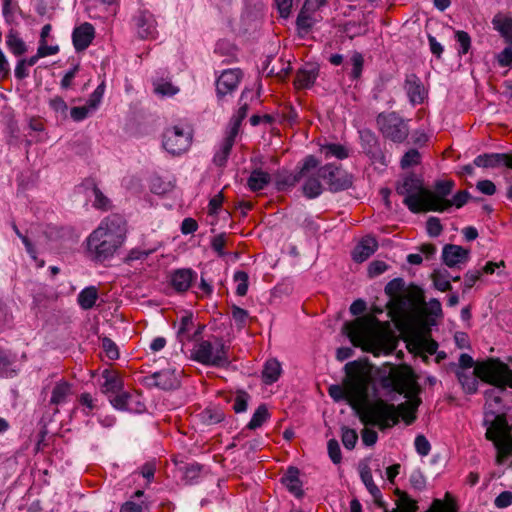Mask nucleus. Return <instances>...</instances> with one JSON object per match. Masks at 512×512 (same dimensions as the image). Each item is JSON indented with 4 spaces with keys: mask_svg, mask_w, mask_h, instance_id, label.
Wrapping results in <instances>:
<instances>
[{
    "mask_svg": "<svg viewBox=\"0 0 512 512\" xmlns=\"http://www.w3.org/2000/svg\"><path fill=\"white\" fill-rule=\"evenodd\" d=\"M419 393L406 397L408 400L404 403L395 406L397 409L398 418L402 416L407 425L412 424L416 420V411L421 404V399L418 397Z\"/></svg>",
    "mask_w": 512,
    "mask_h": 512,
    "instance_id": "obj_26",
    "label": "nucleus"
},
{
    "mask_svg": "<svg viewBox=\"0 0 512 512\" xmlns=\"http://www.w3.org/2000/svg\"><path fill=\"white\" fill-rule=\"evenodd\" d=\"M318 174L327 184L330 192L336 193L347 190L353 185V175L335 163L318 165Z\"/></svg>",
    "mask_w": 512,
    "mask_h": 512,
    "instance_id": "obj_10",
    "label": "nucleus"
},
{
    "mask_svg": "<svg viewBox=\"0 0 512 512\" xmlns=\"http://www.w3.org/2000/svg\"><path fill=\"white\" fill-rule=\"evenodd\" d=\"M496 58L498 64L501 67L512 68V46L504 48V50L501 51Z\"/></svg>",
    "mask_w": 512,
    "mask_h": 512,
    "instance_id": "obj_64",
    "label": "nucleus"
},
{
    "mask_svg": "<svg viewBox=\"0 0 512 512\" xmlns=\"http://www.w3.org/2000/svg\"><path fill=\"white\" fill-rule=\"evenodd\" d=\"M228 350L229 347L220 337H213V340L202 339L195 343L192 359L205 366L225 368L230 364Z\"/></svg>",
    "mask_w": 512,
    "mask_h": 512,
    "instance_id": "obj_6",
    "label": "nucleus"
},
{
    "mask_svg": "<svg viewBox=\"0 0 512 512\" xmlns=\"http://www.w3.org/2000/svg\"><path fill=\"white\" fill-rule=\"evenodd\" d=\"M126 237V220L119 214H111L87 237V253L93 261L103 263L114 256L126 241Z\"/></svg>",
    "mask_w": 512,
    "mask_h": 512,
    "instance_id": "obj_2",
    "label": "nucleus"
},
{
    "mask_svg": "<svg viewBox=\"0 0 512 512\" xmlns=\"http://www.w3.org/2000/svg\"><path fill=\"white\" fill-rule=\"evenodd\" d=\"M6 46L16 57H21L27 52V45L16 30L11 29L6 35Z\"/></svg>",
    "mask_w": 512,
    "mask_h": 512,
    "instance_id": "obj_37",
    "label": "nucleus"
},
{
    "mask_svg": "<svg viewBox=\"0 0 512 512\" xmlns=\"http://www.w3.org/2000/svg\"><path fill=\"white\" fill-rule=\"evenodd\" d=\"M378 248L377 240L372 236H366L356 245L352 252V259L357 263L366 261Z\"/></svg>",
    "mask_w": 512,
    "mask_h": 512,
    "instance_id": "obj_25",
    "label": "nucleus"
},
{
    "mask_svg": "<svg viewBox=\"0 0 512 512\" xmlns=\"http://www.w3.org/2000/svg\"><path fill=\"white\" fill-rule=\"evenodd\" d=\"M365 27L358 22L349 21L343 27V32L347 37L353 39L365 33Z\"/></svg>",
    "mask_w": 512,
    "mask_h": 512,
    "instance_id": "obj_59",
    "label": "nucleus"
},
{
    "mask_svg": "<svg viewBox=\"0 0 512 512\" xmlns=\"http://www.w3.org/2000/svg\"><path fill=\"white\" fill-rule=\"evenodd\" d=\"M129 394L130 392L123 391L122 389L120 392L110 395L109 401L115 409L125 411L126 403H128Z\"/></svg>",
    "mask_w": 512,
    "mask_h": 512,
    "instance_id": "obj_57",
    "label": "nucleus"
},
{
    "mask_svg": "<svg viewBox=\"0 0 512 512\" xmlns=\"http://www.w3.org/2000/svg\"><path fill=\"white\" fill-rule=\"evenodd\" d=\"M442 262L449 268L461 269L470 259V250L455 244H446L442 249Z\"/></svg>",
    "mask_w": 512,
    "mask_h": 512,
    "instance_id": "obj_18",
    "label": "nucleus"
},
{
    "mask_svg": "<svg viewBox=\"0 0 512 512\" xmlns=\"http://www.w3.org/2000/svg\"><path fill=\"white\" fill-rule=\"evenodd\" d=\"M396 495L399 497V509L394 510L393 512H416L417 505L414 500H412L408 494L404 491L396 489Z\"/></svg>",
    "mask_w": 512,
    "mask_h": 512,
    "instance_id": "obj_47",
    "label": "nucleus"
},
{
    "mask_svg": "<svg viewBox=\"0 0 512 512\" xmlns=\"http://www.w3.org/2000/svg\"><path fill=\"white\" fill-rule=\"evenodd\" d=\"M95 37V29L91 23L85 22L74 28L72 42L75 50L81 52L86 50Z\"/></svg>",
    "mask_w": 512,
    "mask_h": 512,
    "instance_id": "obj_22",
    "label": "nucleus"
},
{
    "mask_svg": "<svg viewBox=\"0 0 512 512\" xmlns=\"http://www.w3.org/2000/svg\"><path fill=\"white\" fill-rule=\"evenodd\" d=\"M237 135L231 134L230 132L224 138L220 149L214 154L213 163L218 167H224L227 164L228 157L233 148L235 138Z\"/></svg>",
    "mask_w": 512,
    "mask_h": 512,
    "instance_id": "obj_34",
    "label": "nucleus"
},
{
    "mask_svg": "<svg viewBox=\"0 0 512 512\" xmlns=\"http://www.w3.org/2000/svg\"><path fill=\"white\" fill-rule=\"evenodd\" d=\"M360 477H361L363 484L365 485V487L367 488L369 493L372 495L374 501L378 505H382V503H381L382 493H381L380 489L378 488V486L373 481V477H372L370 468H368V467L363 468L360 471Z\"/></svg>",
    "mask_w": 512,
    "mask_h": 512,
    "instance_id": "obj_40",
    "label": "nucleus"
},
{
    "mask_svg": "<svg viewBox=\"0 0 512 512\" xmlns=\"http://www.w3.org/2000/svg\"><path fill=\"white\" fill-rule=\"evenodd\" d=\"M357 369H359L357 361L348 362L345 365L348 375L345 381L347 404L364 424L377 426L381 430L398 424V414L394 404H389L382 399L375 402L369 401L368 382L363 375L355 373Z\"/></svg>",
    "mask_w": 512,
    "mask_h": 512,
    "instance_id": "obj_1",
    "label": "nucleus"
},
{
    "mask_svg": "<svg viewBox=\"0 0 512 512\" xmlns=\"http://www.w3.org/2000/svg\"><path fill=\"white\" fill-rule=\"evenodd\" d=\"M321 152L326 159L335 157L339 160L348 158L349 150L346 146L339 143H329L321 147Z\"/></svg>",
    "mask_w": 512,
    "mask_h": 512,
    "instance_id": "obj_43",
    "label": "nucleus"
},
{
    "mask_svg": "<svg viewBox=\"0 0 512 512\" xmlns=\"http://www.w3.org/2000/svg\"><path fill=\"white\" fill-rule=\"evenodd\" d=\"M146 410V405L142 400V396L139 393H130L128 403H126V410L130 413H143Z\"/></svg>",
    "mask_w": 512,
    "mask_h": 512,
    "instance_id": "obj_48",
    "label": "nucleus"
},
{
    "mask_svg": "<svg viewBox=\"0 0 512 512\" xmlns=\"http://www.w3.org/2000/svg\"><path fill=\"white\" fill-rule=\"evenodd\" d=\"M101 378V392L108 397L123 389V380L116 371L106 369L102 372Z\"/></svg>",
    "mask_w": 512,
    "mask_h": 512,
    "instance_id": "obj_27",
    "label": "nucleus"
},
{
    "mask_svg": "<svg viewBox=\"0 0 512 512\" xmlns=\"http://www.w3.org/2000/svg\"><path fill=\"white\" fill-rule=\"evenodd\" d=\"M395 190L403 196V204L412 212H425L426 188L423 179L415 173H408L397 181Z\"/></svg>",
    "mask_w": 512,
    "mask_h": 512,
    "instance_id": "obj_7",
    "label": "nucleus"
},
{
    "mask_svg": "<svg viewBox=\"0 0 512 512\" xmlns=\"http://www.w3.org/2000/svg\"><path fill=\"white\" fill-rule=\"evenodd\" d=\"M102 348L109 359L116 360L119 358L118 347L110 338L104 337L102 339Z\"/></svg>",
    "mask_w": 512,
    "mask_h": 512,
    "instance_id": "obj_62",
    "label": "nucleus"
},
{
    "mask_svg": "<svg viewBox=\"0 0 512 512\" xmlns=\"http://www.w3.org/2000/svg\"><path fill=\"white\" fill-rule=\"evenodd\" d=\"M250 396L247 392L245 391H238L236 396H235V399H234V403H233V410L236 412V413H242V412H245L247 410V407H248V400H249Z\"/></svg>",
    "mask_w": 512,
    "mask_h": 512,
    "instance_id": "obj_60",
    "label": "nucleus"
},
{
    "mask_svg": "<svg viewBox=\"0 0 512 512\" xmlns=\"http://www.w3.org/2000/svg\"><path fill=\"white\" fill-rule=\"evenodd\" d=\"M191 142V130L179 125L166 128L163 133L162 145L172 155H180L187 151Z\"/></svg>",
    "mask_w": 512,
    "mask_h": 512,
    "instance_id": "obj_12",
    "label": "nucleus"
},
{
    "mask_svg": "<svg viewBox=\"0 0 512 512\" xmlns=\"http://www.w3.org/2000/svg\"><path fill=\"white\" fill-rule=\"evenodd\" d=\"M195 329V323L192 313H186L180 318L179 327L177 330V339L184 345L187 342L193 341V330Z\"/></svg>",
    "mask_w": 512,
    "mask_h": 512,
    "instance_id": "obj_32",
    "label": "nucleus"
},
{
    "mask_svg": "<svg viewBox=\"0 0 512 512\" xmlns=\"http://www.w3.org/2000/svg\"><path fill=\"white\" fill-rule=\"evenodd\" d=\"M493 25L507 41L512 42V19H493Z\"/></svg>",
    "mask_w": 512,
    "mask_h": 512,
    "instance_id": "obj_51",
    "label": "nucleus"
},
{
    "mask_svg": "<svg viewBox=\"0 0 512 512\" xmlns=\"http://www.w3.org/2000/svg\"><path fill=\"white\" fill-rule=\"evenodd\" d=\"M473 164L481 168L508 167L512 169V154L509 153H484L478 155Z\"/></svg>",
    "mask_w": 512,
    "mask_h": 512,
    "instance_id": "obj_21",
    "label": "nucleus"
},
{
    "mask_svg": "<svg viewBox=\"0 0 512 512\" xmlns=\"http://www.w3.org/2000/svg\"><path fill=\"white\" fill-rule=\"evenodd\" d=\"M270 181L271 176L269 173L261 169H254L247 180V186L252 192H257L263 190Z\"/></svg>",
    "mask_w": 512,
    "mask_h": 512,
    "instance_id": "obj_36",
    "label": "nucleus"
},
{
    "mask_svg": "<svg viewBox=\"0 0 512 512\" xmlns=\"http://www.w3.org/2000/svg\"><path fill=\"white\" fill-rule=\"evenodd\" d=\"M477 372L483 382L493 386L484 392V412L510 411L511 407L503 404L502 394L512 388V369L499 358H489L480 363Z\"/></svg>",
    "mask_w": 512,
    "mask_h": 512,
    "instance_id": "obj_3",
    "label": "nucleus"
},
{
    "mask_svg": "<svg viewBox=\"0 0 512 512\" xmlns=\"http://www.w3.org/2000/svg\"><path fill=\"white\" fill-rule=\"evenodd\" d=\"M379 324L376 317L365 316L346 322L343 329L355 347H361L364 351L378 356L381 353L388 354L392 350L386 335L379 330Z\"/></svg>",
    "mask_w": 512,
    "mask_h": 512,
    "instance_id": "obj_4",
    "label": "nucleus"
},
{
    "mask_svg": "<svg viewBox=\"0 0 512 512\" xmlns=\"http://www.w3.org/2000/svg\"><path fill=\"white\" fill-rule=\"evenodd\" d=\"M421 162V155L417 149L408 150L401 158L400 165L402 169H407L418 165Z\"/></svg>",
    "mask_w": 512,
    "mask_h": 512,
    "instance_id": "obj_53",
    "label": "nucleus"
},
{
    "mask_svg": "<svg viewBox=\"0 0 512 512\" xmlns=\"http://www.w3.org/2000/svg\"><path fill=\"white\" fill-rule=\"evenodd\" d=\"M150 385L162 390H174L180 386L179 375L173 369H163L147 377Z\"/></svg>",
    "mask_w": 512,
    "mask_h": 512,
    "instance_id": "obj_20",
    "label": "nucleus"
},
{
    "mask_svg": "<svg viewBox=\"0 0 512 512\" xmlns=\"http://www.w3.org/2000/svg\"><path fill=\"white\" fill-rule=\"evenodd\" d=\"M233 279L237 283L236 294L241 297L245 296L248 291V274L245 271H236Z\"/></svg>",
    "mask_w": 512,
    "mask_h": 512,
    "instance_id": "obj_54",
    "label": "nucleus"
},
{
    "mask_svg": "<svg viewBox=\"0 0 512 512\" xmlns=\"http://www.w3.org/2000/svg\"><path fill=\"white\" fill-rule=\"evenodd\" d=\"M492 442L496 449V464L504 465L512 456V436L504 437Z\"/></svg>",
    "mask_w": 512,
    "mask_h": 512,
    "instance_id": "obj_33",
    "label": "nucleus"
},
{
    "mask_svg": "<svg viewBox=\"0 0 512 512\" xmlns=\"http://www.w3.org/2000/svg\"><path fill=\"white\" fill-rule=\"evenodd\" d=\"M419 309H422L425 314L430 316L443 317L441 302L436 298L430 299L428 303L424 301V304L419 306Z\"/></svg>",
    "mask_w": 512,
    "mask_h": 512,
    "instance_id": "obj_52",
    "label": "nucleus"
},
{
    "mask_svg": "<svg viewBox=\"0 0 512 512\" xmlns=\"http://www.w3.org/2000/svg\"><path fill=\"white\" fill-rule=\"evenodd\" d=\"M385 293L390 298L394 312L400 317H407L418 311L424 304V291L418 285L411 283L405 287L403 278H394L385 286Z\"/></svg>",
    "mask_w": 512,
    "mask_h": 512,
    "instance_id": "obj_5",
    "label": "nucleus"
},
{
    "mask_svg": "<svg viewBox=\"0 0 512 512\" xmlns=\"http://www.w3.org/2000/svg\"><path fill=\"white\" fill-rule=\"evenodd\" d=\"M199 418L203 424L210 426L222 422L225 414L221 408L210 406L199 413Z\"/></svg>",
    "mask_w": 512,
    "mask_h": 512,
    "instance_id": "obj_42",
    "label": "nucleus"
},
{
    "mask_svg": "<svg viewBox=\"0 0 512 512\" xmlns=\"http://www.w3.org/2000/svg\"><path fill=\"white\" fill-rule=\"evenodd\" d=\"M281 483L288 489V491L297 498H301L304 494L302 490V482L299 478V469L296 467H289L286 473L281 478Z\"/></svg>",
    "mask_w": 512,
    "mask_h": 512,
    "instance_id": "obj_28",
    "label": "nucleus"
},
{
    "mask_svg": "<svg viewBox=\"0 0 512 512\" xmlns=\"http://www.w3.org/2000/svg\"><path fill=\"white\" fill-rule=\"evenodd\" d=\"M483 425L486 427L485 437L489 441L512 436V415L510 411L484 412Z\"/></svg>",
    "mask_w": 512,
    "mask_h": 512,
    "instance_id": "obj_9",
    "label": "nucleus"
},
{
    "mask_svg": "<svg viewBox=\"0 0 512 512\" xmlns=\"http://www.w3.org/2000/svg\"><path fill=\"white\" fill-rule=\"evenodd\" d=\"M351 63H352L351 77L356 80V79L360 78V76L362 74V69H363V64H364V59H363L362 54L359 52H354V54L351 57Z\"/></svg>",
    "mask_w": 512,
    "mask_h": 512,
    "instance_id": "obj_63",
    "label": "nucleus"
},
{
    "mask_svg": "<svg viewBox=\"0 0 512 512\" xmlns=\"http://www.w3.org/2000/svg\"><path fill=\"white\" fill-rule=\"evenodd\" d=\"M320 165L319 160L314 155H308L303 159L299 171L295 174H278L276 176L275 185L278 191H284L288 188L294 187L302 176L307 174L308 170H314Z\"/></svg>",
    "mask_w": 512,
    "mask_h": 512,
    "instance_id": "obj_15",
    "label": "nucleus"
},
{
    "mask_svg": "<svg viewBox=\"0 0 512 512\" xmlns=\"http://www.w3.org/2000/svg\"><path fill=\"white\" fill-rule=\"evenodd\" d=\"M455 40L458 44L457 51L459 56L467 54L471 48V37L466 31L457 30Z\"/></svg>",
    "mask_w": 512,
    "mask_h": 512,
    "instance_id": "obj_50",
    "label": "nucleus"
},
{
    "mask_svg": "<svg viewBox=\"0 0 512 512\" xmlns=\"http://www.w3.org/2000/svg\"><path fill=\"white\" fill-rule=\"evenodd\" d=\"M270 417L268 409L265 404H261L255 410L251 420L247 424V428L250 430H255L261 427Z\"/></svg>",
    "mask_w": 512,
    "mask_h": 512,
    "instance_id": "obj_46",
    "label": "nucleus"
},
{
    "mask_svg": "<svg viewBox=\"0 0 512 512\" xmlns=\"http://www.w3.org/2000/svg\"><path fill=\"white\" fill-rule=\"evenodd\" d=\"M105 91V84L102 82L99 84L96 89L92 92L89 99L87 100V105L92 109L96 110L100 105L103 95Z\"/></svg>",
    "mask_w": 512,
    "mask_h": 512,
    "instance_id": "obj_58",
    "label": "nucleus"
},
{
    "mask_svg": "<svg viewBox=\"0 0 512 512\" xmlns=\"http://www.w3.org/2000/svg\"><path fill=\"white\" fill-rule=\"evenodd\" d=\"M281 372L282 368L280 362L276 359H269L264 365L262 380L265 384L271 385L279 379Z\"/></svg>",
    "mask_w": 512,
    "mask_h": 512,
    "instance_id": "obj_39",
    "label": "nucleus"
},
{
    "mask_svg": "<svg viewBox=\"0 0 512 512\" xmlns=\"http://www.w3.org/2000/svg\"><path fill=\"white\" fill-rule=\"evenodd\" d=\"M202 470V465L194 462L185 465L182 468L183 471V479L186 481V484H193L197 481L200 476Z\"/></svg>",
    "mask_w": 512,
    "mask_h": 512,
    "instance_id": "obj_49",
    "label": "nucleus"
},
{
    "mask_svg": "<svg viewBox=\"0 0 512 512\" xmlns=\"http://www.w3.org/2000/svg\"><path fill=\"white\" fill-rule=\"evenodd\" d=\"M318 77V68L313 65H306L299 69L294 80L297 89L311 88Z\"/></svg>",
    "mask_w": 512,
    "mask_h": 512,
    "instance_id": "obj_29",
    "label": "nucleus"
},
{
    "mask_svg": "<svg viewBox=\"0 0 512 512\" xmlns=\"http://www.w3.org/2000/svg\"><path fill=\"white\" fill-rule=\"evenodd\" d=\"M376 123L383 137L394 142L403 143L409 135L408 120L397 112H382L376 118Z\"/></svg>",
    "mask_w": 512,
    "mask_h": 512,
    "instance_id": "obj_8",
    "label": "nucleus"
},
{
    "mask_svg": "<svg viewBox=\"0 0 512 512\" xmlns=\"http://www.w3.org/2000/svg\"><path fill=\"white\" fill-rule=\"evenodd\" d=\"M98 299V290L95 286H88L80 291L77 302L83 310L93 308Z\"/></svg>",
    "mask_w": 512,
    "mask_h": 512,
    "instance_id": "obj_41",
    "label": "nucleus"
},
{
    "mask_svg": "<svg viewBox=\"0 0 512 512\" xmlns=\"http://www.w3.org/2000/svg\"><path fill=\"white\" fill-rule=\"evenodd\" d=\"M12 361L9 357L0 352V377L2 378H12L17 375V371L12 368Z\"/></svg>",
    "mask_w": 512,
    "mask_h": 512,
    "instance_id": "obj_55",
    "label": "nucleus"
},
{
    "mask_svg": "<svg viewBox=\"0 0 512 512\" xmlns=\"http://www.w3.org/2000/svg\"><path fill=\"white\" fill-rule=\"evenodd\" d=\"M381 385L385 389L404 394L405 397L420 392L419 385L411 374L397 373L384 376L381 379Z\"/></svg>",
    "mask_w": 512,
    "mask_h": 512,
    "instance_id": "obj_13",
    "label": "nucleus"
},
{
    "mask_svg": "<svg viewBox=\"0 0 512 512\" xmlns=\"http://www.w3.org/2000/svg\"><path fill=\"white\" fill-rule=\"evenodd\" d=\"M313 13L314 12L306 9L305 7L301 8V10L297 16V19H296L297 29L300 33L304 32L305 34H307L313 28V26L315 24V19L313 18Z\"/></svg>",
    "mask_w": 512,
    "mask_h": 512,
    "instance_id": "obj_45",
    "label": "nucleus"
},
{
    "mask_svg": "<svg viewBox=\"0 0 512 512\" xmlns=\"http://www.w3.org/2000/svg\"><path fill=\"white\" fill-rule=\"evenodd\" d=\"M341 440L346 449L352 450L358 441V434L354 429L343 427Z\"/></svg>",
    "mask_w": 512,
    "mask_h": 512,
    "instance_id": "obj_56",
    "label": "nucleus"
},
{
    "mask_svg": "<svg viewBox=\"0 0 512 512\" xmlns=\"http://www.w3.org/2000/svg\"><path fill=\"white\" fill-rule=\"evenodd\" d=\"M83 186H85L87 189H91L94 201L93 206L97 209L107 211L111 207L110 200L102 193V191L98 188L94 180L87 179L83 182Z\"/></svg>",
    "mask_w": 512,
    "mask_h": 512,
    "instance_id": "obj_38",
    "label": "nucleus"
},
{
    "mask_svg": "<svg viewBox=\"0 0 512 512\" xmlns=\"http://www.w3.org/2000/svg\"><path fill=\"white\" fill-rule=\"evenodd\" d=\"M480 363L481 362L476 364L472 372H466L463 370L456 371L457 379L467 394H474L478 390V378L480 379V376L477 372V368Z\"/></svg>",
    "mask_w": 512,
    "mask_h": 512,
    "instance_id": "obj_30",
    "label": "nucleus"
},
{
    "mask_svg": "<svg viewBox=\"0 0 512 512\" xmlns=\"http://www.w3.org/2000/svg\"><path fill=\"white\" fill-rule=\"evenodd\" d=\"M132 24L140 39H155L158 35L156 18L148 9H138L132 17Z\"/></svg>",
    "mask_w": 512,
    "mask_h": 512,
    "instance_id": "obj_14",
    "label": "nucleus"
},
{
    "mask_svg": "<svg viewBox=\"0 0 512 512\" xmlns=\"http://www.w3.org/2000/svg\"><path fill=\"white\" fill-rule=\"evenodd\" d=\"M251 91L249 89H244L240 96V107L237 110L236 114L231 118L230 124V133L237 135L241 126L242 121L246 118L249 106L246 102L242 103V101L247 98V95L250 94Z\"/></svg>",
    "mask_w": 512,
    "mask_h": 512,
    "instance_id": "obj_35",
    "label": "nucleus"
},
{
    "mask_svg": "<svg viewBox=\"0 0 512 512\" xmlns=\"http://www.w3.org/2000/svg\"><path fill=\"white\" fill-rule=\"evenodd\" d=\"M243 78V72L239 68L222 71L216 80V95L222 100L226 95L232 94L239 86Z\"/></svg>",
    "mask_w": 512,
    "mask_h": 512,
    "instance_id": "obj_16",
    "label": "nucleus"
},
{
    "mask_svg": "<svg viewBox=\"0 0 512 512\" xmlns=\"http://www.w3.org/2000/svg\"><path fill=\"white\" fill-rule=\"evenodd\" d=\"M403 88L412 105L422 104L426 98V92L421 79L415 74H406Z\"/></svg>",
    "mask_w": 512,
    "mask_h": 512,
    "instance_id": "obj_19",
    "label": "nucleus"
},
{
    "mask_svg": "<svg viewBox=\"0 0 512 512\" xmlns=\"http://www.w3.org/2000/svg\"><path fill=\"white\" fill-rule=\"evenodd\" d=\"M431 279L434 287L441 292L450 291L452 289L450 273L446 269L434 270Z\"/></svg>",
    "mask_w": 512,
    "mask_h": 512,
    "instance_id": "obj_44",
    "label": "nucleus"
},
{
    "mask_svg": "<svg viewBox=\"0 0 512 512\" xmlns=\"http://www.w3.org/2000/svg\"><path fill=\"white\" fill-rule=\"evenodd\" d=\"M360 144L363 153H365L374 163L386 165V157L381 150L379 140L375 133L369 129L359 132Z\"/></svg>",
    "mask_w": 512,
    "mask_h": 512,
    "instance_id": "obj_17",
    "label": "nucleus"
},
{
    "mask_svg": "<svg viewBox=\"0 0 512 512\" xmlns=\"http://www.w3.org/2000/svg\"><path fill=\"white\" fill-rule=\"evenodd\" d=\"M197 280V273L191 268L176 269L171 273L170 284L179 293L186 292Z\"/></svg>",
    "mask_w": 512,
    "mask_h": 512,
    "instance_id": "obj_23",
    "label": "nucleus"
},
{
    "mask_svg": "<svg viewBox=\"0 0 512 512\" xmlns=\"http://www.w3.org/2000/svg\"><path fill=\"white\" fill-rule=\"evenodd\" d=\"M455 187V182L449 180H437L434 184V191L426 189L425 198V212H445L451 208V203H448L447 196H449Z\"/></svg>",
    "mask_w": 512,
    "mask_h": 512,
    "instance_id": "obj_11",
    "label": "nucleus"
},
{
    "mask_svg": "<svg viewBox=\"0 0 512 512\" xmlns=\"http://www.w3.org/2000/svg\"><path fill=\"white\" fill-rule=\"evenodd\" d=\"M72 393V384L61 379L52 389L50 404L55 406L66 404Z\"/></svg>",
    "mask_w": 512,
    "mask_h": 512,
    "instance_id": "obj_31",
    "label": "nucleus"
},
{
    "mask_svg": "<svg viewBox=\"0 0 512 512\" xmlns=\"http://www.w3.org/2000/svg\"><path fill=\"white\" fill-rule=\"evenodd\" d=\"M304 183L302 185V193L308 199H315L323 192V186L320 182L321 177L318 174V168L308 170L307 174L302 176Z\"/></svg>",
    "mask_w": 512,
    "mask_h": 512,
    "instance_id": "obj_24",
    "label": "nucleus"
},
{
    "mask_svg": "<svg viewBox=\"0 0 512 512\" xmlns=\"http://www.w3.org/2000/svg\"><path fill=\"white\" fill-rule=\"evenodd\" d=\"M328 455L334 464L341 463L342 454L338 441L336 439H330L327 443Z\"/></svg>",
    "mask_w": 512,
    "mask_h": 512,
    "instance_id": "obj_61",
    "label": "nucleus"
}]
</instances>
